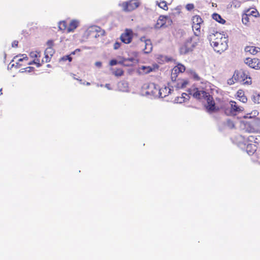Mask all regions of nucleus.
Returning a JSON list of instances; mask_svg holds the SVG:
<instances>
[{
    "label": "nucleus",
    "mask_w": 260,
    "mask_h": 260,
    "mask_svg": "<svg viewBox=\"0 0 260 260\" xmlns=\"http://www.w3.org/2000/svg\"><path fill=\"white\" fill-rule=\"evenodd\" d=\"M200 25L201 24H192V29L196 31H194V34L197 36H198L200 35L201 28Z\"/></svg>",
    "instance_id": "24"
},
{
    "label": "nucleus",
    "mask_w": 260,
    "mask_h": 260,
    "mask_svg": "<svg viewBox=\"0 0 260 260\" xmlns=\"http://www.w3.org/2000/svg\"><path fill=\"white\" fill-rule=\"evenodd\" d=\"M215 35L213 34L212 35H210V39H211V45L213 47H220V48H226L228 47L227 44L226 43V40L225 38H223V41H222V38H220V42H219V40H217V41H212L213 39V37H215Z\"/></svg>",
    "instance_id": "12"
},
{
    "label": "nucleus",
    "mask_w": 260,
    "mask_h": 260,
    "mask_svg": "<svg viewBox=\"0 0 260 260\" xmlns=\"http://www.w3.org/2000/svg\"><path fill=\"white\" fill-rule=\"evenodd\" d=\"M117 61L115 59H112L110 62V64L111 66H114V65L117 64Z\"/></svg>",
    "instance_id": "42"
},
{
    "label": "nucleus",
    "mask_w": 260,
    "mask_h": 260,
    "mask_svg": "<svg viewBox=\"0 0 260 260\" xmlns=\"http://www.w3.org/2000/svg\"><path fill=\"white\" fill-rule=\"evenodd\" d=\"M12 47L13 48L17 47H18V42L14 41L13 42V43L12 44Z\"/></svg>",
    "instance_id": "43"
},
{
    "label": "nucleus",
    "mask_w": 260,
    "mask_h": 260,
    "mask_svg": "<svg viewBox=\"0 0 260 260\" xmlns=\"http://www.w3.org/2000/svg\"><path fill=\"white\" fill-rule=\"evenodd\" d=\"M148 90L146 92L147 94L155 96H159V88L157 87L156 85L154 83H150L148 85Z\"/></svg>",
    "instance_id": "13"
},
{
    "label": "nucleus",
    "mask_w": 260,
    "mask_h": 260,
    "mask_svg": "<svg viewBox=\"0 0 260 260\" xmlns=\"http://www.w3.org/2000/svg\"><path fill=\"white\" fill-rule=\"evenodd\" d=\"M241 6V2L238 0H233L232 2L231 6L234 8H239Z\"/></svg>",
    "instance_id": "31"
},
{
    "label": "nucleus",
    "mask_w": 260,
    "mask_h": 260,
    "mask_svg": "<svg viewBox=\"0 0 260 260\" xmlns=\"http://www.w3.org/2000/svg\"><path fill=\"white\" fill-rule=\"evenodd\" d=\"M165 24H166V27L169 26V25H171L172 23V19H171V18L169 16H165Z\"/></svg>",
    "instance_id": "32"
},
{
    "label": "nucleus",
    "mask_w": 260,
    "mask_h": 260,
    "mask_svg": "<svg viewBox=\"0 0 260 260\" xmlns=\"http://www.w3.org/2000/svg\"><path fill=\"white\" fill-rule=\"evenodd\" d=\"M185 70V67L181 64H178L177 66L174 67L171 73V79L172 81H176L178 74L180 73L184 72Z\"/></svg>",
    "instance_id": "10"
},
{
    "label": "nucleus",
    "mask_w": 260,
    "mask_h": 260,
    "mask_svg": "<svg viewBox=\"0 0 260 260\" xmlns=\"http://www.w3.org/2000/svg\"><path fill=\"white\" fill-rule=\"evenodd\" d=\"M225 125L231 129L235 127V124L234 122L230 119L227 120L225 123Z\"/></svg>",
    "instance_id": "29"
},
{
    "label": "nucleus",
    "mask_w": 260,
    "mask_h": 260,
    "mask_svg": "<svg viewBox=\"0 0 260 260\" xmlns=\"http://www.w3.org/2000/svg\"><path fill=\"white\" fill-rule=\"evenodd\" d=\"M232 82H233V80H232V81H230V82L229 81L228 83L230 84H233Z\"/></svg>",
    "instance_id": "48"
},
{
    "label": "nucleus",
    "mask_w": 260,
    "mask_h": 260,
    "mask_svg": "<svg viewBox=\"0 0 260 260\" xmlns=\"http://www.w3.org/2000/svg\"><path fill=\"white\" fill-rule=\"evenodd\" d=\"M95 65L99 67H100L102 66V63L101 62H96L95 63Z\"/></svg>",
    "instance_id": "45"
},
{
    "label": "nucleus",
    "mask_w": 260,
    "mask_h": 260,
    "mask_svg": "<svg viewBox=\"0 0 260 260\" xmlns=\"http://www.w3.org/2000/svg\"><path fill=\"white\" fill-rule=\"evenodd\" d=\"M124 72L121 69H116L113 72V74L116 76H121L123 75Z\"/></svg>",
    "instance_id": "27"
},
{
    "label": "nucleus",
    "mask_w": 260,
    "mask_h": 260,
    "mask_svg": "<svg viewBox=\"0 0 260 260\" xmlns=\"http://www.w3.org/2000/svg\"><path fill=\"white\" fill-rule=\"evenodd\" d=\"M140 5V3L139 0H129L122 2L120 6L124 11L130 12L137 9Z\"/></svg>",
    "instance_id": "5"
},
{
    "label": "nucleus",
    "mask_w": 260,
    "mask_h": 260,
    "mask_svg": "<svg viewBox=\"0 0 260 260\" xmlns=\"http://www.w3.org/2000/svg\"><path fill=\"white\" fill-rule=\"evenodd\" d=\"M58 28L61 30H67L68 28L67 23L66 21H60L58 23Z\"/></svg>",
    "instance_id": "23"
},
{
    "label": "nucleus",
    "mask_w": 260,
    "mask_h": 260,
    "mask_svg": "<svg viewBox=\"0 0 260 260\" xmlns=\"http://www.w3.org/2000/svg\"><path fill=\"white\" fill-rule=\"evenodd\" d=\"M139 61L137 54L136 52H134V55L133 57L125 58L123 57L122 60L119 61V63L123 64L125 66H131L133 63H138Z\"/></svg>",
    "instance_id": "8"
},
{
    "label": "nucleus",
    "mask_w": 260,
    "mask_h": 260,
    "mask_svg": "<svg viewBox=\"0 0 260 260\" xmlns=\"http://www.w3.org/2000/svg\"><path fill=\"white\" fill-rule=\"evenodd\" d=\"M247 140L250 142H253L255 143H258V139L255 137V136L250 135L248 137Z\"/></svg>",
    "instance_id": "30"
},
{
    "label": "nucleus",
    "mask_w": 260,
    "mask_h": 260,
    "mask_svg": "<svg viewBox=\"0 0 260 260\" xmlns=\"http://www.w3.org/2000/svg\"><path fill=\"white\" fill-rule=\"evenodd\" d=\"M104 35L105 30L101 29L99 26L96 25L90 26L85 31L81 41L84 42L89 38H96Z\"/></svg>",
    "instance_id": "2"
},
{
    "label": "nucleus",
    "mask_w": 260,
    "mask_h": 260,
    "mask_svg": "<svg viewBox=\"0 0 260 260\" xmlns=\"http://www.w3.org/2000/svg\"><path fill=\"white\" fill-rule=\"evenodd\" d=\"M198 36H196V37H192L190 39V42L187 43V47H196V44L199 43V39L198 37Z\"/></svg>",
    "instance_id": "19"
},
{
    "label": "nucleus",
    "mask_w": 260,
    "mask_h": 260,
    "mask_svg": "<svg viewBox=\"0 0 260 260\" xmlns=\"http://www.w3.org/2000/svg\"><path fill=\"white\" fill-rule=\"evenodd\" d=\"M133 33L131 29H126L120 37L121 41L124 44L129 43L133 37Z\"/></svg>",
    "instance_id": "11"
},
{
    "label": "nucleus",
    "mask_w": 260,
    "mask_h": 260,
    "mask_svg": "<svg viewBox=\"0 0 260 260\" xmlns=\"http://www.w3.org/2000/svg\"><path fill=\"white\" fill-rule=\"evenodd\" d=\"M68 60L69 62H71L72 60V58L71 57V55H67L63 56L60 59V61H65Z\"/></svg>",
    "instance_id": "33"
},
{
    "label": "nucleus",
    "mask_w": 260,
    "mask_h": 260,
    "mask_svg": "<svg viewBox=\"0 0 260 260\" xmlns=\"http://www.w3.org/2000/svg\"><path fill=\"white\" fill-rule=\"evenodd\" d=\"M157 5L161 9L167 10L168 9V5L167 2L166 1H161L159 3L158 2H156Z\"/></svg>",
    "instance_id": "26"
},
{
    "label": "nucleus",
    "mask_w": 260,
    "mask_h": 260,
    "mask_svg": "<svg viewBox=\"0 0 260 260\" xmlns=\"http://www.w3.org/2000/svg\"><path fill=\"white\" fill-rule=\"evenodd\" d=\"M232 82H233V80H232V81H230V82L229 81L228 83L230 84H233Z\"/></svg>",
    "instance_id": "49"
},
{
    "label": "nucleus",
    "mask_w": 260,
    "mask_h": 260,
    "mask_svg": "<svg viewBox=\"0 0 260 260\" xmlns=\"http://www.w3.org/2000/svg\"><path fill=\"white\" fill-rule=\"evenodd\" d=\"M165 16H160L155 25V28H160L161 27H166Z\"/></svg>",
    "instance_id": "16"
},
{
    "label": "nucleus",
    "mask_w": 260,
    "mask_h": 260,
    "mask_svg": "<svg viewBox=\"0 0 260 260\" xmlns=\"http://www.w3.org/2000/svg\"><path fill=\"white\" fill-rule=\"evenodd\" d=\"M3 94V92H2V89L1 88L0 89V95H2Z\"/></svg>",
    "instance_id": "47"
},
{
    "label": "nucleus",
    "mask_w": 260,
    "mask_h": 260,
    "mask_svg": "<svg viewBox=\"0 0 260 260\" xmlns=\"http://www.w3.org/2000/svg\"><path fill=\"white\" fill-rule=\"evenodd\" d=\"M232 79L237 81H242L244 84L250 85L252 83L251 78L245 71L242 70L235 71Z\"/></svg>",
    "instance_id": "4"
},
{
    "label": "nucleus",
    "mask_w": 260,
    "mask_h": 260,
    "mask_svg": "<svg viewBox=\"0 0 260 260\" xmlns=\"http://www.w3.org/2000/svg\"><path fill=\"white\" fill-rule=\"evenodd\" d=\"M120 47H122L121 43L118 42H115L114 45V49H117Z\"/></svg>",
    "instance_id": "37"
},
{
    "label": "nucleus",
    "mask_w": 260,
    "mask_h": 260,
    "mask_svg": "<svg viewBox=\"0 0 260 260\" xmlns=\"http://www.w3.org/2000/svg\"><path fill=\"white\" fill-rule=\"evenodd\" d=\"M237 97L240 101L245 103L247 101V98L245 95L244 92L243 90L240 89L237 92Z\"/></svg>",
    "instance_id": "17"
},
{
    "label": "nucleus",
    "mask_w": 260,
    "mask_h": 260,
    "mask_svg": "<svg viewBox=\"0 0 260 260\" xmlns=\"http://www.w3.org/2000/svg\"><path fill=\"white\" fill-rule=\"evenodd\" d=\"M212 17L215 20H216V21H217L221 24H224L225 22V20H224L223 19H222L221 18V17L220 16V15H219L218 14H216V13L213 14Z\"/></svg>",
    "instance_id": "21"
},
{
    "label": "nucleus",
    "mask_w": 260,
    "mask_h": 260,
    "mask_svg": "<svg viewBox=\"0 0 260 260\" xmlns=\"http://www.w3.org/2000/svg\"><path fill=\"white\" fill-rule=\"evenodd\" d=\"M231 110H225V113L227 115H235L237 112H240L243 111V108L237 105L236 102L234 101H231Z\"/></svg>",
    "instance_id": "9"
},
{
    "label": "nucleus",
    "mask_w": 260,
    "mask_h": 260,
    "mask_svg": "<svg viewBox=\"0 0 260 260\" xmlns=\"http://www.w3.org/2000/svg\"><path fill=\"white\" fill-rule=\"evenodd\" d=\"M244 63L250 68L255 70L260 69V60L257 58L247 57L244 60Z\"/></svg>",
    "instance_id": "7"
},
{
    "label": "nucleus",
    "mask_w": 260,
    "mask_h": 260,
    "mask_svg": "<svg viewBox=\"0 0 260 260\" xmlns=\"http://www.w3.org/2000/svg\"><path fill=\"white\" fill-rule=\"evenodd\" d=\"M25 71L26 72H30L32 71H34V68L33 67H26L25 69Z\"/></svg>",
    "instance_id": "40"
},
{
    "label": "nucleus",
    "mask_w": 260,
    "mask_h": 260,
    "mask_svg": "<svg viewBox=\"0 0 260 260\" xmlns=\"http://www.w3.org/2000/svg\"><path fill=\"white\" fill-rule=\"evenodd\" d=\"M256 147L255 145L252 144H247L246 150L247 153L249 155H251L254 153V152L256 151Z\"/></svg>",
    "instance_id": "20"
},
{
    "label": "nucleus",
    "mask_w": 260,
    "mask_h": 260,
    "mask_svg": "<svg viewBox=\"0 0 260 260\" xmlns=\"http://www.w3.org/2000/svg\"><path fill=\"white\" fill-rule=\"evenodd\" d=\"M188 92L189 94L192 95L193 98L200 102L205 101L210 95V93L203 88H198L194 86L188 89Z\"/></svg>",
    "instance_id": "3"
},
{
    "label": "nucleus",
    "mask_w": 260,
    "mask_h": 260,
    "mask_svg": "<svg viewBox=\"0 0 260 260\" xmlns=\"http://www.w3.org/2000/svg\"><path fill=\"white\" fill-rule=\"evenodd\" d=\"M216 35L217 36V37H220L221 34H219V33H218V32H216ZM217 39H218V38H217Z\"/></svg>",
    "instance_id": "46"
},
{
    "label": "nucleus",
    "mask_w": 260,
    "mask_h": 260,
    "mask_svg": "<svg viewBox=\"0 0 260 260\" xmlns=\"http://www.w3.org/2000/svg\"><path fill=\"white\" fill-rule=\"evenodd\" d=\"M193 8H194V6L192 4H188L187 5H186V9L188 11H190V10H192Z\"/></svg>",
    "instance_id": "38"
},
{
    "label": "nucleus",
    "mask_w": 260,
    "mask_h": 260,
    "mask_svg": "<svg viewBox=\"0 0 260 260\" xmlns=\"http://www.w3.org/2000/svg\"><path fill=\"white\" fill-rule=\"evenodd\" d=\"M149 52H150V51H149V52H145V53H148Z\"/></svg>",
    "instance_id": "52"
},
{
    "label": "nucleus",
    "mask_w": 260,
    "mask_h": 260,
    "mask_svg": "<svg viewBox=\"0 0 260 260\" xmlns=\"http://www.w3.org/2000/svg\"><path fill=\"white\" fill-rule=\"evenodd\" d=\"M189 98V96L188 94H187L186 93H183L182 94V97L181 98L183 100L180 101L179 103L184 102L186 100H188Z\"/></svg>",
    "instance_id": "34"
},
{
    "label": "nucleus",
    "mask_w": 260,
    "mask_h": 260,
    "mask_svg": "<svg viewBox=\"0 0 260 260\" xmlns=\"http://www.w3.org/2000/svg\"><path fill=\"white\" fill-rule=\"evenodd\" d=\"M159 66L157 64H153L152 66H143L140 67V69L142 72L144 74H148L150 72H154L157 70Z\"/></svg>",
    "instance_id": "14"
},
{
    "label": "nucleus",
    "mask_w": 260,
    "mask_h": 260,
    "mask_svg": "<svg viewBox=\"0 0 260 260\" xmlns=\"http://www.w3.org/2000/svg\"><path fill=\"white\" fill-rule=\"evenodd\" d=\"M75 51H74V52H73L72 53V54H75Z\"/></svg>",
    "instance_id": "51"
},
{
    "label": "nucleus",
    "mask_w": 260,
    "mask_h": 260,
    "mask_svg": "<svg viewBox=\"0 0 260 260\" xmlns=\"http://www.w3.org/2000/svg\"><path fill=\"white\" fill-rule=\"evenodd\" d=\"M232 82H233V80H232V81H230V82L229 81L228 83L230 84H233Z\"/></svg>",
    "instance_id": "50"
},
{
    "label": "nucleus",
    "mask_w": 260,
    "mask_h": 260,
    "mask_svg": "<svg viewBox=\"0 0 260 260\" xmlns=\"http://www.w3.org/2000/svg\"><path fill=\"white\" fill-rule=\"evenodd\" d=\"M249 53L252 55H255L257 52V50H248Z\"/></svg>",
    "instance_id": "41"
},
{
    "label": "nucleus",
    "mask_w": 260,
    "mask_h": 260,
    "mask_svg": "<svg viewBox=\"0 0 260 260\" xmlns=\"http://www.w3.org/2000/svg\"><path fill=\"white\" fill-rule=\"evenodd\" d=\"M145 49H152V44H151V42L150 40H146L145 42Z\"/></svg>",
    "instance_id": "36"
},
{
    "label": "nucleus",
    "mask_w": 260,
    "mask_h": 260,
    "mask_svg": "<svg viewBox=\"0 0 260 260\" xmlns=\"http://www.w3.org/2000/svg\"><path fill=\"white\" fill-rule=\"evenodd\" d=\"M252 100L257 104H260V93H255L252 96Z\"/></svg>",
    "instance_id": "22"
},
{
    "label": "nucleus",
    "mask_w": 260,
    "mask_h": 260,
    "mask_svg": "<svg viewBox=\"0 0 260 260\" xmlns=\"http://www.w3.org/2000/svg\"><path fill=\"white\" fill-rule=\"evenodd\" d=\"M14 59L18 66L35 64L39 67L43 63L49 62L50 58L45 51L42 54L40 51L36 50L30 53L29 57L26 54H19L15 56Z\"/></svg>",
    "instance_id": "1"
},
{
    "label": "nucleus",
    "mask_w": 260,
    "mask_h": 260,
    "mask_svg": "<svg viewBox=\"0 0 260 260\" xmlns=\"http://www.w3.org/2000/svg\"><path fill=\"white\" fill-rule=\"evenodd\" d=\"M188 84V81L186 80H183L181 81L180 83H178V86L180 88H184L186 87V85Z\"/></svg>",
    "instance_id": "35"
},
{
    "label": "nucleus",
    "mask_w": 260,
    "mask_h": 260,
    "mask_svg": "<svg viewBox=\"0 0 260 260\" xmlns=\"http://www.w3.org/2000/svg\"><path fill=\"white\" fill-rule=\"evenodd\" d=\"M207 102V105L205 106L207 111L209 113L217 112L219 111V108L216 106L215 103L213 98L210 94L205 100Z\"/></svg>",
    "instance_id": "6"
},
{
    "label": "nucleus",
    "mask_w": 260,
    "mask_h": 260,
    "mask_svg": "<svg viewBox=\"0 0 260 260\" xmlns=\"http://www.w3.org/2000/svg\"><path fill=\"white\" fill-rule=\"evenodd\" d=\"M203 22L202 18L199 16H194L192 18V24H201Z\"/></svg>",
    "instance_id": "25"
},
{
    "label": "nucleus",
    "mask_w": 260,
    "mask_h": 260,
    "mask_svg": "<svg viewBox=\"0 0 260 260\" xmlns=\"http://www.w3.org/2000/svg\"><path fill=\"white\" fill-rule=\"evenodd\" d=\"M242 21H243V23H245V24L246 23V22H248V17H247V15L245 18H243Z\"/></svg>",
    "instance_id": "44"
},
{
    "label": "nucleus",
    "mask_w": 260,
    "mask_h": 260,
    "mask_svg": "<svg viewBox=\"0 0 260 260\" xmlns=\"http://www.w3.org/2000/svg\"><path fill=\"white\" fill-rule=\"evenodd\" d=\"M47 44L48 45V48H51L53 46V42L52 40H49L47 42Z\"/></svg>",
    "instance_id": "39"
},
{
    "label": "nucleus",
    "mask_w": 260,
    "mask_h": 260,
    "mask_svg": "<svg viewBox=\"0 0 260 260\" xmlns=\"http://www.w3.org/2000/svg\"><path fill=\"white\" fill-rule=\"evenodd\" d=\"M247 12L248 13L247 14V15H252L255 17H256L258 15V12L254 9L248 10Z\"/></svg>",
    "instance_id": "28"
},
{
    "label": "nucleus",
    "mask_w": 260,
    "mask_h": 260,
    "mask_svg": "<svg viewBox=\"0 0 260 260\" xmlns=\"http://www.w3.org/2000/svg\"><path fill=\"white\" fill-rule=\"evenodd\" d=\"M170 91L171 89L167 87L159 88V96L161 98H165L170 93Z\"/></svg>",
    "instance_id": "18"
},
{
    "label": "nucleus",
    "mask_w": 260,
    "mask_h": 260,
    "mask_svg": "<svg viewBox=\"0 0 260 260\" xmlns=\"http://www.w3.org/2000/svg\"><path fill=\"white\" fill-rule=\"evenodd\" d=\"M80 21L78 20L73 19L72 20L69 24V26L67 28V32L74 31L79 26Z\"/></svg>",
    "instance_id": "15"
}]
</instances>
